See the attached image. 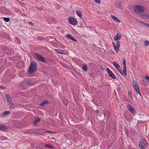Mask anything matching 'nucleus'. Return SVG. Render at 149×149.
Listing matches in <instances>:
<instances>
[{"label":"nucleus","instance_id":"aec40b11","mask_svg":"<svg viewBox=\"0 0 149 149\" xmlns=\"http://www.w3.org/2000/svg\"><path fill=\"white\" fill-rule=\"evenodd\" d=\"M120 47H118V46L116 45L115 47H114L113 48L115 50L116 52H117L119 50L120 48Z\"/></svg>","mask_w":149,"mask_h":149},{"label":"nucleus","instance_id":"423d86ee","mask_svg":"<svg viewBox=\"0 0 149 149\" xmlns=\"http://www.w3.org/2000/svg\"><path fill=\"white\" fill-rule=\"evenodd\" d=\"M127 107L128 110L131 112V113L133 114H135V110L131 105L130 104H128L127 106Z\"/></svg>","mask_w":149,"mask_h":149},{"label":"nucleus","instance_id":"0eeeda50","mask_svg":"<svg viewBox=\"0 0 149 149\" xmlns=\"http://www.w3.org/2000/svg\"><path fill=\"white\" fill-rule=\"evenodd\" d=\"M123 71L124 72V74L125 76L127 75L126 71V62L125 59L123 58Z\"/></svg>","mask_w":149,"mask_h":149},{"label":"nucleus","instance_id":"a211bd4d","mask_svg":"<svg viewBox=\"0 0 149 149\" xmlns=\"http://www.w3.org/2000/svg\"><path fill=\"white\" fill-rule=\"evenodd\" d=\"M47 40H49V41H54L56 40V39L53 38H49V37H47Z\"/></svg>","mask_w":149,"mask_h":149},{"label":"nucleus","instance_id":"dca6fc26","mask_svg":"<svg viewBox=\"0 0 149 149\" xmlns=\"http://www.w3.org/2000/svg\"><path fill=\"white\" fill-rule=\"evenodd\" d=\"M55 50L58 53L61 54H63L64 52L63 51L59 49H55Z\"/></svg>","mask_w":149,"mask_h":149},{"label":"nucleus","instance_id":"f257e3e1","mask_svg":"<svg viewBox=\"0 0 149 149\" xmlns=\"http://www.w3.org/2000/svg\"><path fill=\"white\" fill-rule=\"evenodd\" d=\"M36 63L35 62H32L29 67L28 71L31 74L36 71Z\"/></svg>","mask_w":149,"mask_h":149},{"label":"nucleus","instance_id":"3c124183","mask_svg":"<svg viewBox=\"0 0 149 149\" xmlns=\"http://www.w3.org/2000/svg\"><path fill=\"white\" fill-rule=\"evenodd\" d=\"M84 36H85V37H86V38L87 37H86V35H85Z\"/></svg>","mask_w":149,"mask_h":149},{"label":"nucleus","instance_id":"f704fd0d","mask_svg":"<svg viewBox=\"0 0 149 149\" xmlns=\"http://www.w3.org/2000/svg\"><path fill=\"white\" fill-rule=\"evenodd\" d=\"M118 72L120 73V74L122 75H123V74L122 71L120 70V69H118Z\"/></svg>","mask_w":149,"mask_h":149},{"label":"nucleus","instance_id":"f03ea898","mask_svg":"<svg viewBox=\"0 0 149 149\" xmlns=\"http://www.w3.org/2000/svg\"><path fill=\"white\" fill-rule=\"evenodd\" d=\"M134 11L136 13L140 14L144 11L145 9L143 7L140 6H136L134 8Z\"/></svg>","mask_w":149,"mask_h":149},{"label":"nucleus","instance_id":"1a4fd4ad","mask_svg":"<svg viewBox=\"0 0 149 149\" xmlns=\"http://www.w3.org/2000/svg\"><path fill=\"white\" fill-rule=\"evenodd\" d=\"M68 20L69 22L73 25H74V19L72 17H70L69 18Z\"/></svg>","mask_w":149,"mask_h":149},{"label":"nucleus","instance_id":"72a5a7b5","mask_svg":"<svg viewBox=\"0 0 149 149\" xmlns=\"http://www.w3.org/2000/svg\"><path fill=\"white\" fill-rule=\"evenodd\" d=\"M116 44V45L118 46V47H120V43L119 41L117 40Z\"/></svg>","mask_w":149,"mask_h":149},{"label":"nucleus","instance_id":"412c9836","mask_svg":"<svg viewBox=\"0 0 149 149\" xmlns=\"http://www.w3.org/2000/svg\"><path fill=\"white\" fill-rule=\"evenodd\" d=\"M142 16L143 17V18L144 19H149V15L143 14L142 15Z\"/></svg>","mask_w":149,"mask_h":149},{"label":"nucleus","instance_id":"864d4df0","mask_svg":"<svg viewBox=\"0 0 149 149\" xmlns=\"http://www.w3.org/2000/svg\"><path fill=\"white\" fill-rule=\"evenodd\" d=\"M109 115H108V118L109 117Z\"/></svg>","mask_w":149,"mask_h":149},{"label":"nucleus","instance_id":"a878e982","mask_svg":"<svg viewBox=\"0 0 149 149\" xmlns=\"http://www.w3.org/2000/svg\"><path fill=\"white\" fill-rule=\"evenodd\" d=\"M37 38L38 40H43L44 39V38L39 36H38L37 37Z\"/></svg>","mask_w":149,"mask_h":149},{"label":"nucleus","instance_id":"603ef678","mask_svg":"<svg viewBox=\"0 0 149 149\" xmlns=\"http://www.w3.org/2000/svg\"><path fill=\"white\" fill-rule=\"evenodd\" d=\"M55 85L56 86H58L57 84V85H56H56Z\"/></svg>","mask_w":149,"mask_h":149},{"label":"nucleus","instance_id":"c03bdc74","mask_svg":"<svg viewBox=\"0 0 149 149\" xmlns=\"http://www.w3.org/2000/svg\"><path fill=\"white\" fill-rule=\"evenodd\" d=\"M0 88L1 89H4L5 88L4 87H3V86L1 85L0 86Z\"/></svg>","mask_w":149,"mask_h":149},{"label":"nucleus","instance_id":"9b49d317","mask_svg":"<svg viewBox=\"0 0 149 149\" xmlns=\"http://www.w3.org/2000/svg\"><path fill=\"white\" fill-rule=\"evenodd\" d=\"M121 36V35L120 34L117 33L116 36L114 38V39L115 41L118 40L120 39Z\"/></svg>","mask_w":149,"mask_h":149},{"label":"nucleus","instance_id":"393cba45","mask_svg":"<svg viewBox=\"0 0 149 149\" xmlns=\"http://www.w3.org/2000/svg\"><path fill=\"white\" fill-rule=\"evenodd\" d=\"M6 99H7V100L8 102H10L11 101V98H10V95H8V94L7 95V97H6Z\"/></svg>","mask_w":149,"mask_h":149},{"label":"nucleus","instance_id":"473e14b6","mask_svg":"<svg viewBox=\"0 0 149 149\" xmlns=\"http://www.w3.org/2000/svg\"><path fill=\"white\" fill-rule=\"evenodd\" d=\"M140 23H142V24H143L144 25H146V26H149V24H148L147 23L145 22H140Z\"/></svg>","mask_w":149,"mask_h":149},{"label":"nucleus","instance_id":"39448f33","mask_svg":"<svg viewBox=\"0 0 149 149\" xmlns=\"http://www.w3.org/2000/svg\"><path fill=\"white\" fill-rule=\"evenodd\" d=\"M35 55L39 60L43 62L45 61V58L40 54L38 53H35Z\"/></svg>","mask_w":149,"mask_h":149},{"label":"nucleus","instance_id":"4be33fe9","mask_svg":"<svg viewBox=\"0 0 149 149\" xmlns=\"http://www.w3.org/2000/svg\"><path fill=\"white\" fill-rule=\"evenodd\" d=\"M122 6V2L119 1L117 4H116V6L118 8H120Z\"/></svg>","mask_w":149,"mask_h":149},{"label":"nucleus","instance_id":"6e6552de","mask_svg":"<svg viewBox=\"0 0 149 149\" xmlns=\"http://www.w3.org/2000/svg\"><path fill=\"white\" fill-rule=\"evenodd\" d=\"M133 88H134V90L140 95V96H141V94L140 93V90L139 89V85H137L136 86H133Z\"/></svg>","mask_w":149,"mask_h":149},{"label":"nucleus","instance_id":"09e8293b","mask_svg":"<svg viewBox=\"0 0 149 149\" xmlns=\"http://www.w3.org/2000/svg\"><path fill=\"white\" fill-rule=\"evenodd\" d=\"M10 107L11 108V109H12V108H14V107H13V106H10Z\"/></svg>","mask_w":149,"mask_h":149},{"label":"nucleus","instance_id":"49530a36","mask_svg":"<svg viewBox=\"0 0 149 149\" xmlns=\"http://www.w3.org/2000/svg\"><path fill=\"white\" fill-rule=\"evenodd\" d=\"M112 45H113V47H114V46L115 47L116 44H115V43H114V42H112Z\"/></svg>","mask_w":149,"mask_h":149},{"label":"nucleus","instance_id":"a18cd8bd","mask_svg":"<svg viewBox=\"0 0 149 149\" xmlns=\"http://www.w3.org/2000/svg\"><path fill=\"white\" fill-rule=\"evenodd\" d=\"M27 84L28 85H31V84H30V82H27Z\"/></svg>","mask_w":149,"mask_h":149},{"label":"nucleus","instance_id":"b1692460","mask_svg":"<svg viewBox=\"0 0 149 149\" xmlns=\"http://www.w3.org/2000/svg\"><path fill=\"white\" fill-rule=\"evenodd\" d=\"M3 19L4 21L7 22H8L10 20V19L9 17H4L3 18Z\"/></svg>","mask_w":149,"mask_h":149},{"label":"nucleus","instance_id":"de8ad7c7","mask_svg":"<svg viewBox=\"0 0 149 149\" xmlns=\"http://www.w3.org/2000/svg\"><path fill=\"white\" fill-rule=\"evenodd\" d=\"M77 21L76 19H75V25L77 24Z\"/></svg>","mask_w":149,"mask_h":149},{"label":"nucleus","instance_id":"c85d7f7f","mask_svg":"<svg viewBox=\"0 0 149 149\" xmlns=\"http://www.w3.org/2000/svg\"><path fill=\"white\" fill-rule=\"evenodd\" d=\"M149 45V42L148 40H146L145 41L144 45L145 46H148Z\"/></svg>","mask_w":149,"mask_h":149},{"label":"nucleus","instance_id":"e433bc0d","mask_svg":"<svg viewBox=\"0 0 149 149\" xmlns=\"http://www.w3.org/2000/svg\"><path fill=\"white\" fill-rule=\"evenodd\" d=\"M95 2L98 4H100V0H95Z\"/></svg>","mask_w":149,"mask_h":149},{"label":"nucleus","instance_id":"c756f323","mask_svg":"<svg viewBox=\"0 0 149 149\" xmlns=\"http://www.w3.org/2000/svg\"><path fill=\"white\" fill-rule=\"evenodd\" d=\"M45 146L47 148H53L52 146L51 145L49 144H46L45 145Z\"/></svg>","mask_w":149,"mask_h":149},{"label":"nucleus","instance_id":"8fccbe9b","mask_svg":"<svg viewBox=\"0 0 149 149\" xmlns=\"http://www.w3.org/2000/svg\"><path fill=\"white\" fill-rule=\"evenodd\" d=\"M51 139H54V138H51Z\"/></svg>","mask_w":149,"mask_h":149},{"label":"nucleus","instance_id":"2f4dec72","mask_svg":"<svg viewBox=\"0 0 149 149\" xmlns=\"http://www.w3.org/2000/svg\"><path fill=\"white\" fill-rule=\"evenodd\" d=\"M46 132L48 133H51L52 134H55L56 133L55 132L52 131H46Z\"/></svg>","mask_w":149,"mask_h":149},{"label":"nucleus","instance_id":"5fc2aeb1","mask_svg":"<svg viewBox=\"0 0 149 149\" xmlns=\"http://www.w3.org/2000/svg\"><path fill=\"white\" fill-rule=\"evenodd\" d=\"M75 42H76V41H76V40H75Z\"/></svg>","mask_w":149,"mask_h":149},{"label":"nucleus","instance_id":"2eb2a0df","mask_svg":"<svg viewBox=\"0 0 149 149\" xmlns=\"http://www.w3.org/2000/svg\"><path fill=\"white\" fill-rule=\"evenodd\" d=\"M113 64L117 69H120V66L118 64L116 61L113 62Z\"/></svg>","mask_w":149,"mask_h":149},{"label":"nucleus","instance_id":"c9c22d12","mask_svg":"<svg viewBox=\"0 0 149 149\" xmlns=\"http://www.w3.org/2000/svg\"><path fill=\"white\" fill-rule=\"evenodd\" d=\"M28 24L32 26H35L34 24L32 22H28Z\"/></svg>","mask_w":149,"mask_h":149},{"label":"nucleus","instance_id":"cd10ccee","mask_svg":"<svg viewBox=\"0 0 149 149\" xmlns=\"http://www.w3.org/2000/svg\"><path fill=\"white\" fill-rule=\"evenodd\" d=\"M75 86H76L77 88V94H79V86L77 84H75Z\"/></svg>","mask_w":149,"mask_h":149},{"label":"nucleus","instance_id":"a19ab883","mask_svg":"<svg viewBox=\"0 0 149 149\" xmlns=\"http://www.w3.org/2000/svg\"><path fill=\"white\" fill-rule=\"evenodd\" d=\"M33 123L36 125H38V122L37 121H36L35 120H34L33 121Z\"/></svg>","mask_w":149,"mask_h":149},{"label":"nucleus","instance_id":"ea45409f","mask_svg":"<svg viewBox=\"0 0 149 149\" xmlns=\"http://www.w3.org/2000/svg\"><path fill=\"white\" fill-rule=\"evenodd\" d=\"M62 65L64 67L66 68H68V65H67L65 64L64 63H63Z\"/></svg>","mask_w":149,"mask_h":149},{"label":"nucleus","instance_id":"f3484780","mask_svg":"<svg viewBox=\"0 0 149 149\" xmlns=\"http://www.w3.org/2000/svg\"><path fill=\"white\" fill-rule=\"evenodd\" d=\"M10 112L9 111H5L3 113V116H5L7 115H9L10 114Z\"/></svg>","mask_w":149,"mask_h":149},{"label":"nucleus","instance_id":"ddd939ff","mask_svg":"<svg viewBox=\"0 0 149 149\" xmlns=\"http://www.w3.org/2000/svg\"><path fill=\"white\" fill-rule=\"evenodd\" d=\"M76 13L77 15L80 18H81V17H82V12L79 10H77L76 11Z\"/></svg>","mask_w":149,"mask_h":149},{"label":"nucleus","instance_id":"7c9ffc66","mask_svg":"<svg viewBox=\"0 0 149 149\" xmlns=\"http://www.w3.org/2000/svg\"><path fill=\"white\" fill-rule=\"evenodd\" d=\"M128 96L130 98H132V93L131 92H130V91H128Z\"/></svg>","mask_w":149,"mask_h":149},{"label":"nucleus","instance_id":"58836bf2","mask_svg":"<svg viewBox=\"0 0 149 149\" xmlns=\"http://www.w3.org/2000/svg\"><path fill=\"white\" fill-rule=\"evenodd\" d=\"M145 78L146 79L147 81L149 82V77L148 76H145Z\"/></svg>","mask_w":149,"mask_h":149},{"label":"nucleus","instance_id":"bb28decb","mask_svg":"<svg viewBox=\"0 0 149 149\" xmlns=\"http://www.w3.org/2000/svg\"><path fill=\"white\" fill-rule=\"evenodd\" d=\"M137 85H138V83L136 82L135 80L133 81V86H136Z\"/></svg>","mask_w":149,"mask_h":149},{"label":"nucleus","instance_id":"7ed1b4c3","mask_svg":"<svg viewBox=\"0 0 149 149\" xmlns=\"http://www.w3.org/2000/svg\"><path fill=\"white\" fill-rule=\"evenodd\" d=\"M147 146V142L145 139H142L139 142V146L141 149H145Z\"/></svg>","mask_w":149,"mask_h":149},{"label":"nucleus","instance_id":"9d476101","mask_svg":"<svg viewBox=\"0 0 149 149\" xmlns=\"http://www.w3.org/2000/svg\"><path fill=\"white\" fill-rule=\"evenodd\" d=\"M7 129V126L5 125H0V130L5 131Z\"/></svg>","mask_w":149,"mask_h":149},{"label":"nucleus","instance_id":"4468645a","mask_svg":"<svg viewBox=\"0 0 149 149\" xmlns=\"http://www.w3.org/2000/svg\"><path fill=\"white\" fill-rule=\"evenodd\" d=\"M67 37L70 40H72L74 41V38L70 34H68L66 35Z\"/></svg>","mask_w":149,"mask_h":149},{"label":"nucleus","instance_id":"20e7f679","mask_svg":"<svg viewBox=\"0 0 149 149\" xmlns=\"http://www.w3.org/2000/svg\"><path fill=\"white\" fill-rule=\"evenodd\" d=\"M106 70L109 77L113 79H115L116 78V77L114 74L109 68H107L106 69Z\"/></svg>","mask_w":149,"mask_h":149},{"label":"nucleus","instance_id":"5701e85b","mask_svg":"<svg viewBox=\"0 0 149 149\" xmlns=\"http://www.w3.org/2000/svg\"><path fill=\"white\" fill-rule=\"evenodd\" d=\"M48 102V101L45 100L43 102L41 103L40 104V105L41 106L47 104Z\"/></svg>","mask_w":149,"mask_h":149},{"label":"nucleus","instance_id":"4c0bfd02","mask_svg":"<svg viewBox=\"0 0 149 149\" xmlns=\"http://www.w3.org/2000/svg\"><path fill=\"white\" fill-rule=\"evenodd\" d=\"M35 120L37 122H38L40 120V118H35Z\"/></svg>","mask_w":149,"mask_h":149},{"label":"nucleus","instance_id":"f8f14e48","mask_svg":"<svg viewBox=\"0 0 149 149\" xmlns=\"http://www.w3.org/2000/svg\"><path fill=\"white\" fill-rule=\"evenodd\" d=\"M111 18L114 20L116 22L118 23L120 22V21L115 16L113 15H111Z\"/></svg>","mask_w":149,"mask_h":149},{"label":"nucleus","instance_id":"37998d69","mask_svg":"<svg viewBox=\"0 0 149 149\" xmlns=\"http://www.w3.org/2000/svg\"><path fill=\"white\" fill-rule=\"evenodd\" d=\"M95 112L96 113H100V111L99 110H97L95 111Z\"/></svg>","mask_w":149,"mask_h":149},{"label":"nucleus","instance_id":"6ab92c4d","mask_svg":"<svg viewBox=\"0 0 149 149\" xmlns=\"http://www.w3.org/2000/svg\"><path fill=\"white\" fill-rule=\"evenodd\" d=\"M82 68L83 70L85 71H87V66L85 64H84L83 65V66L82 67Z\"/></svg>","mask_w":149,"mask_h":149},{"label":"nucleus","instance_id":"79ce46f5","mask_svg":"<svg viewBox=\"0 0 149 149\" xmlns=\"http://www.w3.org/2000/svg\"><path fill=\"white\" fill-rule=\"evenodd\" d=\"M36 8L38 9V10H42V8H41V7H40V8H39L38 7H36Z\"/></svg>","mask_w":149,"mask_h":149}]
</instances>
